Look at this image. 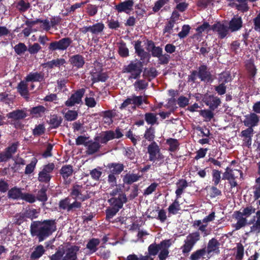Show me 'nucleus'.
I'll return each mask as SVG.
<instances>
[{
  "mask_svg": "<svg viewBox=\"0 0 260 260\" xmlns=\"http://www.w3.org/2000/svg\"><path fill=\"white\" fill-rule=\"evenodd\" d=\"M56 230V222L55 219L34 221L30 226L31 236L36 237L40 242L45 240Z\"/></svg>",
  "mask_w": 260,
  "mask_h": 260,
  "instance_id": "f257e3e1",
  "label": "nucleus"
},
{
  "mask_svg": "<svg viewBox=\"0 0 260 260\" xmlns=\"http://www.w3.org/2000/svg\"><path fill=\"white\" fill-rule=\"evenodd\" d=\"M171 245L172 242L170 239L162 240L159 244L152 243L148 246V254L140 255L139 260H154L152 256H155L157 254H158L159 260H166L169 256V249Z\"/></svg>",
  "mask_w": 260,
  "mask_h": 260,
  "instance_id": "f03ea898",
  "label": "nucleus"
},
{
  "mask_svg": "<svg viewBox=\"0 0 260 260\" xmlns=\"http://www.w3.org/2000/svg\"><path fill=\"white\" fill-rule=\"evenodd\" d=\"M147 153L149 154V160L155 163L156 166H160L164 163L165 156L161 152L159 146L155 141L148 146Z\"/></svg>",
  "mask_w": 260,
  "mask_h": 260,
  "instance_id": "7ed1b4c3",
  "label": "nucleus"
},
{
  "mask_svg": "<svg viewBox=\"0 0 260 260\" xmlns=\"http://www.w3.org/2000/svg\"><path fill=\"white\" fill-rule=\"evenodd\" d=\"M142 67L143 64L140 61H131L128 65L123 67L122 72L131 74L128 77L129 80L136 79L140 76L142 72Z\"/></svg>",
  "mask_w": 260,
  "mask_h": 260,
  "instance_id": "20e7f679",
  "label": "nucleus"
},
{
  "mask_svg": "<svg viewBox=\"0 0 260 260\" xmlns=\"http://www.w3.org/2000/svg\"><path fill=\"white\" fill-rule=\"evenodd\" d=\"M200 235L199 232H195L189 234L184 241L183 245L181 247L184 255H188L196 243L199 241Z\"/></svg>",
  "mask_w": 260,
  "mask_h": 260,
  "instance_id": "39448f33",
  "label": "nucleus"
},
{
  "mask_svg": "<svg viewBox=\"0 0 260 260\" xmlns=\"http://www.w3.org/2000/svg\"><path fill=\"white\" fill-rule=\"evenodd\" d=\"M58 207L59 209L66 210L68 212H73L80 210L82 207V204L77 200L71 203V199L67 197L59 201Z\"/></svg>",
  "mask_w": 260,
  "mask_h": 260,
  "instance_id": "423d86ee",
  "label": "nucleus"
},
{
  "mask_svg": "<svg viewBox=\"0 0 260 260\" xmlns=\"http://www.w3.org/2000/svg\"><path fill=\"white\" fill-rule=\"evenodd\" d=\"M123 136V134L119 128L116 129L115 132L112 131H107L97 136L94 140L98 141L102 144H106L109 141L114 138L119 139Z\"/></svg>",
  "mask_w": 260,
  "mask_h": 260,
  "instance_id": "0eeeda50",
  "label": "nucleus"
},
{
  "mask_svg": "<svg viewBox=\"0 0 260 260\" xmlns=\"http://www.w3.org/2000/svg\"><path fill=\"white\" fill-rule=\"evenodd\" d=\"M72 40L71 38H63L58 41L51 42L48 46L49 51L54 52L56 50H66L72 44Z\"/></svg>",
  "mask_w": 260,
  "mask_h": 260,
  "instance_id": "6e6552de",
  "label": "nucleus"
},
{
  "mask_svg": "<svg viewBox=\"0 0 260 260\" xmlns=\"http://www.w3.org/2000/svg\"><path fill=\"white\" fill-rule=\"evenodd\" d=\"M54 168L55 165L53 163H49L44 166L43 169L39 173L38 181L42 183H49L52 178L51 174Z\"/></svg>",
  "mask_w": 260,
  "mask_h": 260,
  "instance_id": "1a4fd4ad",
  "label": "nucleus"
},
{
  "mask_svg": "<svg viewBox=\"0 0 260 260\" xmlns=\"http://www.w3.org/2000/svg\"><path fill=\"white\" fill-rule=\"evenodd\" d=\"M74 170L73 166L65 165L62 166L59 170V174L63 179V182L66 185H69L71 182L70 177L73 174Z\"/></svg>",
  "mask_w": 260,
  "mask_h": 260,
  "instance_id": "9d476101",
  "label": "nucleus"
},
{
  "mask_svg": "<svg viewBox=\"0 0 260 260\" xmlns=\"http://www.w3.org/2000/svg\"><path fill=\"white\" fill-rule=\"evenodd\" d=\"M85 90L81 88L77 90L71 97L66 102L65 105L67 107H72L76 104H78L81 102L82 98L84 94Z\"/></svg>",
  "mask_w": 260,
  "mask_h": 260,
  "instance_id": "9b49d317",
  "label": "nucleus"
},
{
  "mask_svg": "<svg viewBox=\"0 0 260 260\" xmlns=\"http://www.w3.org/2000/svg\"><path fill=\"white\" fill-rule=\"evenodd\" d=\"M203 101L209 106L211 110L217 109L221 103L220 98L213 95H205L203 99Z\"/></svg>",
  "mask_w": 260,
  "mask_h": 260,
  "instance_id": "f8f14e48",
  "label": "nucleus"
},
{
  "mask_svg": "<svg viewBox=\"0 0 260 260\" xmlns=\"http://www.w3.org/2000/svg\"><path fill=\"white\" fill-rule=\"evenodd\" d=\"M127 201V199L125 193H119L118 197H112L108 200L112 207L119 210L122 208L123 204L126 203Z\"/></svg>",
  "mask_w": 260,
  "mask_h": 260,
  "instance_id": "ddd939ff",
  "label": "nucleus"
},
{
  "mask_svg": "<svg viewBox=\"0 0 260 260\" xmlns=\"http://www.w3.org/2000/svg\"><path fill=\"white\" fill-rule=\"evenodd\" d=\"M213 31L217 32L218 38L223 39L227 36L230 30L229 26L221 22H217L211 26Z\"/></svg>",
  "mask_w": 260,
  "mask_h": 260,
  "instance_id": "4468645a",
  "label": "nucleus"
},
{
  "mask_svg": "<svg viewBox=\"0 0 260 260\" xmlns=\"http://www.w3.org/2000/svg\"><path fill=\"white\" fill-rule=\"evenodd\" d=\"M80 250V247L76 245H71L63 250L64 256L61 260H77V253Z\"/></svg>",
  "mask_w": 260,
  "mask_h": 260,
  "instance_id": "2eb2a0df",
  "label": "nucleus"
},
{
  "mask_svg": "<svg viewBox=\"0 0 260 260\" xmlns=\"http://www.w3.org/2000/svg\"><path fill=\"white\" fill-rule=\"evenodd\" d=\"M83 191V187L82 185L74 184L71 189L70 195L77 200V199H80L82 202H83L88 198V196L86 195H83L82 192Z\"/></svg>",
  "mask_w": 260,
  "mask_h": 260,
  "instance_id": "dca6fc26",
  "label": "nucleus"
},
{
  "mask_svg": "<svg viewBox=\"0 0 260 260\" xmlns=\"http://www.w3.org/2000/svg\"><path fill=\"white\" fill-rule=\"evenodd\" d=\"M259 121V118L258 116L256 113L253 112L244 116L243 123L245 126L248 127L247 128L251 127L253 128V127L258 125Z\"/></svg>",
  "mask_w": 260,
  "mask_h": 260,
  "instance_id": "f3484780",
  "label": "nucleus"
},
{
  "mask_svg": "<svg viewBox=\"0 0 260 260\" xmlns=\"http://www.w3.org/2000/svg\"><path fill=\"white\" fill-rule=\"evenodd\" d=\"M18 145L19 143L18 142L13 143L6 148L5 151L0 153V155L4 162L8 161L12 157L13 155L17 151Z\"/></svg>",
  "mask_w": 260,
  "mask_h": 260,
  "instance_id": "a211bd4d",
  "label": "nucleus"
},
{
  "mask_svg": "<svg viewBox=\"0 0 260 260\" xmlns=\"http://www.w3.org/2000/svg\"><path fill=\"white\" fill-rule=\"evenodd\" d=\"M219 242L215 238L210 239L207 244V248H206V253L209 255H212L213 254L219 253Z\"/></svg>",
  "mask_w": 260,
  "mask_h": 260,
  "instance_id": "6ab92c4d",
  "label": "nucleus"
},
{
  "mask_svg": "<svg viewBox=\"0 0 260 260\" xmlns=\"http://www.w3.org/2000/svg\"><path fill=\"white\" fill-rule=\"evenodd\" d=\"M254 130L251 127L247 128L241 132L240 136L243 138V145L250 148L252 144V137Z\"/></svg>",
  "mask_w": 260,
  "mask_h": 260,
  "instance_id": "aec40b11",
  "label": "nucleus"
},
{
  "mask_svg": "<svg viewBox=\"0 0 260 260\" xmlns=\"http://www.w3.org/2000/svg\"><path fill=\"white\" fill-rule=\"evenodd\" d=\"M248 224H252L250 226L251 233L256 234L260 233V212L255 213V215L249 220Z\"/></svg>",
  "mask_w": 260,
  "mask_h": 260,
  "instance_id": "412c9836",
  "label": "nucleus"
},
{
  "mask_svg": "<svg viewBox=\"0 0 260 260\" xmlns=\"http://www.w3.org/2000/svg\"><path fill=\"white\" fill-rule=\"evenodd\" d=\"M134 4V3L133 0L125 1L116 5L115 9L119 13L125 12L126 14H129L133 9Z\"/></svg>",
  "mask_w": 260,
  "mask_h": 260,
  "instance_id": "4be33fe9",
  "label": "nucleus"
},
{
  "mask_svg": "<svg viewBox=\"0 0 260 260\" xmlns=\"http://www.w3.org/2000/svg\"><path fill=\"white\" fill-rule=\"evenodd\" d=\"M242 172L240 170H233L228 167L225 169V171L223 174L222 179L230 180L231 179H236L240 175L241 177L242 176Z\"/></svg>",
  "mask_w": 260,
  "mask_h": 260,
  "instance_id": "5701e85b",
  "label": "nucleus"
},
{
  "mask_svg": "<svg viewBox=\"0 0 260 260\" xmlns=\"http://www.w3.org/2000/svg\"><path fill=\"white\" fill-rule=\"evenodd\" d=\"M85 146L86 147V153L88 155H92L98 152L101 148L99 141L95 140L86 142Z\"/></svg>",
  "mask_w": 260,
  "mask_h": 260,
  "instance_id": "b1692460",
  "label": "nucleus"
},
{
  "mask_svg": "<svg viewBox=\"0 0 260 260\" xmlns=\"http://www.w3.org/2000/svg\"><path fill=\"white\" fill-rule=\"evenodd\" d=\"M234 216L237 220V223L233 225L236 230H238L248 224L247 219L241 215L240 211H235Z\"/></svg>",
  "mask_w": 260,
  "mask_h": 260,
  "instance_id": "393cba45",
  "label": "nucleus"
},
{
  "mask_svg": "<svg viewBox=\"0 0 260 260\" xmlns=\"http://www.w3.org/2000/svg\"><path fill=\"white\" fill-rule=\"evenodd\" d=\"M229 27L232 32L239 30L242 27V20L238 15L234 16L229 24Z\"/></svg>",
  "mask_w": 260,
  "mask_h": 260,
  "instance_id": "a878e982",
  "label": "nucleus"
},
{
  "mask_svg": "<svg viewBox=\"0 0 260 260\" xmlns=\"http://www.w3.org/2000/svg\"><path fill=\"white\" fill-rule=\"evenodd\" d=\"M142 42L140 40H137L135 42L134 47L135 52L137 55L140 57L141 60H145L149 57V54L146 52L141 45Z\"/></svg>",
  "mask_w": 260,
  "mask_h": 260,
  "instance_id": "bb28decb",
  "label": "nucleus"
},
{
  "mask_svg": "<svg viewBox=\"0 0 260 260\" xmlns=\"http://www.w3.org/2000/svg\"><path fill=\"white\" fill-rule=\"evenodd\" d=\"M198 76L202 81H208L210 79L211 74L207 66L203 64L199 67Z\"/></svg>",
  "mask_w": 260,
  "mask_h": 260,
  "instance_id": "cd10ccee",
  "label": "nucleus"
},
{
  "mask_svg": "<svg viewBox=\"0 0 260 260\" xmlns=\"http://www.w3.org/2000/svg\"><path fill=\"white\" fill-rule=\"evenodd\" d=\"M26 116L27 113L24 110H16L7 114L8 118L15 120L23 119Z\"/></svg>",
  "mask_w": 260,
  "mask_h": 260,
  "instance_id": "c85d7f7f",
  "label": "nucleus"
},
{
  "mask_svg": "<svg viewBox=\"0 0 260 260\" xmlns=\"http://www.w3.org/2000/svg\"><path fill=\"white\" fill-rule=\"evenodd\" d=\"M70 62L73 67L77 69L82 68L85 63L84 57L80 54L74 55L71 57Z\"/></svg>",
  "mask_w": 260,
  "mask_h": 260,
  "instance_id": "c756f323",
  "label": "nucleus"
},
{
  "mask_svg": "<svg viewBox=\"0 0 260 260\" xmlns=\"http://www.w3.org/2000/svg\"><path fill=\"white\" fill-rule=\"evenodd\" d=\"M25 79L28 82H41L44 80V74L42 72H31Z\"/></svg>",
  "mask_w": 260,
  "mask_h": 260,
  "instance_id": "7c9ffc66",
  "label": "nucleus"
},
{
  "mask_svg": "<svg viewBox=\"0 0 260 260\" xmlns=\"http://www.w3.org/2000/svg\"><path fill=\"white\" fill-rule=\"evenodd\" d=\"M45 251L46 250L43 245H37L34 247V250L31 253L30 257L32 260L38 259L45 253Z\"/></svg>",
  "mask_w": 260,
  "mask_h": 260,
  "instance_id": "2f4dec72",
  "label": "nucleus"
},
{
  "mask_svg": "<svg viewBox=\"0 0 260 260\" xmlns=\"http://www.w3.org/2000/svg\"><path fill=\"white\" fill-rule=\"evenodd\" d=\"M107 167L110 169V173L115 175L120 174L124 167L122 164L120 163H111Z\"/></svg>",
  "mask_w": 260,
  "mask_h": 260,
  "instance_id": "473e14b6",
  "label": "nucleus"
},
{
  "mask_svg": "<svg viewBox=\"0 0 260 260\" xmlns=\"http://www.w3.org/2000/svg\"><path fill=\"white\" fill-rule=\"evenodd\" d=\"M28 81L25 80L21 81L18 85L17 90L21 95L25 98H28Z\"/></svg>",
  "mask_w": 260,
  "mask_h": 260,
  "instance_id": "72a5a7b5",
  "label": "nucleus"
},
{
  "mask_svg": "<svg viewBox=\"0 0 260 260\" xmlns=\"http://www.w3.org/2000/svg\"><path fill=\"white\" fill-rule=\"evenodd\" d=\"M176 185L177 188L175 191V193L177 199H179L183 192L184 190L188 186V183L186 180L181 179L178 180Z\"/></svg>",
  "mask_w": 260,
  "mask_h": 260,
  "instance_id": "f704fd0d",
  "label": "nucleus"
},
{
  "mask_svg": "<svg viewBox=\"0 0 260 260\" xmlns=\"http://www.w3.org/2000/svg\"><path fill=\"white\" fill-rule=\"evenodd\" d=\"M206 252V248L198 249L191 254L189 258L190 260H203Z\"/></svg>",
  "mask_w": 260,
  "mask_h": 260,
  "instance_id": "c9c22d12",
  "label": "nucleus"
},
{
  "mask_svg": "<svg viewBox=\"0 0 260 260\" xmlns=\"http://www.w3.org/2000/svg\"><path fill=\"white\" fill-rule=\"evenodd\" d=\"M100 243V240L97 238H92L89 240L86 244V248L88 249L90 253L96 252L98 250V246Z\"/></svg>",
  "mask_w": 260,
  "mask_h": 260,
  "instance_id": "e433bc0d",
  "label": "nucleus"
},
{
  "mask_svg": "<svg viewBox=\"0 0 260 260\" xmlns=\"http://www.w3.org/2000/svg\"><path fill=\"white\" fill-rule=\"evenodd\" d=\"M22 194L21 188L14 187L8 190V197L13 199H21Z\"/></svg>",
  "mask_w": 260,
  "mask_h": 260,
  "instance_id": "4c0bfd02",
  "label": "nucleus"
},
{
  "mask_svg": "<svg viewBox=\"0 0 260 260\" xmlns=\"http://www.w3.org/2000/svg\"><path fill=\"white\" fill-rule=\"evenodd\" d=\"M147 44L151 48V55L153 57L158 58L162 54V49L159 46H155L153 41H148Z\"/></svg>",
  "mask_w": 260,
  "mask_h": 260,
  "instance_id": "58836bf2",
  "label": "nucleus"
},
{
  "mask_svg": "<svg viewBox=\"0 0 260 260\" xmlns=\"http://www.w3.org/2000/svg\"><path fill=\"white\" fill-rule=\"evenodd\" d=\"M141 178V176L136 174H126L123 178V181L126 184H132L137 182Z\"/></svg>",
  "mask_w": 260,
  "mask_h": 260,
  "instance_id": "ea45409f",
  "label": "nucleus"
},
{
  "mask_svg": "<svg viewBox=\"0 0 260 260\" xmlns=\"http://www.w3.org/2000/svg\"><path fill=\"white\" fill-rule=\"evenodd\" d=\"M146 122L148 124L153 125L154 124H158V118L157 115L154 113L148 112L146 113L144 115Z\"/></svg>",
  "mask_w": 260,
  "mask_h": 260,
  "instance_id": "a19ab883",
  "label": "nucleus"
},
{
  "mask_svg": "<svg viewBox=\"0 0 260 260\" xmlns=\"http://www.w3.org/2000/svg\"><path fill=\"white\" fill-rule=\"evenodd\" d=\"M108 78V76L106 73H92L91 74V80L93 83L99 81L105 82L107 80Z\"/></svg>",
  "mask_w": 260,
  "mask_h": 260,
  "instance_id": "79ce46f5",
  "label": "nucleus"
},
{
  "mask_svg": "<svg viewBox=\"0 0 260 260\" xmlns=\"http://www.w3.org/2000/svg\"><path fill=\"white\" fill-rule=\"evenodd\" d=\"M166 144L169 146L168 150L171 152L177 151L179 149L180 145L178 140L173 138L167 139Z\"/></svg>",
  "mask_w": 260,
  "mask_h": 260,
  "instance_id": "37998d69",
  "label": "nucleus"
},
{
  "mask_svg": "<svg viewBox=\"0 0 260 260\" xmlns=\"http://www.w3.org/2000/svg\"><path fill=\"white\" fill-rule=\"evenodd\" d=\"M46 111V108L43 106L40 105L32 108L30 110V113L36 117H41Z\"/></svg>",
  "mask_w": 260,
  "mask_h": 260,
  "instance_id": "c03bdc74",
  "label": "nucleus"
},
{
  "mask_svg": "<svg viewBox=\"0 0 260 260\" xmlns=\"http://www.w3.org/2000/svg\"><path fill=\"white\" fill-rule=\"evenodd\" d=\"M66 61L64 58H57L56 59H53L51 61H48L46 63L47 67L50 69H52L54 67L59 68L61 66L63 65L66 63Z\"/></svg>",
  "mask_w": 260,
  "mask_h": 260,
  "instance_id": "a18cd8bd",
  "label": "nucleus"
},
{
  "mask_svg": "<svg viewBox=\"0 0 260 260\" xmlns=\"http://www.w3.org/2000/svg\"><path fill=\"white\" fill-rule=\"evenodd\" d=\"M118 53L122 57H126L129 55V50L126 44L122 41L118 43Z\"/></svg>",
  "mask_w": 260,
  "mask_h": 260,
  "instance_id": "49530a36",
  "label": "nucleus"
},
{
  "mask_svg": "<svg viewBox=\"0 0 260 260\" xmlns=\"http://www.w3.org/2000/svg\"><path fill=\"white\" fill-rule=\"evenodd\" d=\"M157 76V71L154 68H145L144 70L143 76L148 78L149 81L155 78Z\"/></svg>",
  "mask_w": 260,
  "mask_h": 260,
  "instance_id": "de8ad7c7",
  "label": "nucleus"
},
{
  "mask_svg": "<svg viewBox=\"0 0 260 260\" xmlns=\"http://www.w3.org/2000/svg\"><path fill=\"white\" fill-rule=\"evenodd\" d=\"M246 68L248 72L250 79L254 81L255 76L256 74V69L252 62L248 61L246 64Z\"/></svg>",
  "mask_w": 260,
  "mask_h": 260,
  "instance_id": "09e8293b",
  "label": "nucleus"
},
{
  "mask_svg": "<svg viewBox=\"0 0 260 260\" xmlns=\"http://www.w3.org/2000/svg\"><path fill=\"white\" fill-rule=\"evenodd\" d=\"M62 119L61 116L57 115H53L50 116L49 124L52 128H56L59 126L61 123Z\"/></svg>",
  "mask_w": 260,
  "mask_h": 260,
  "instance_id": "8fccbe9b",
  "label": "nucleus"
},
{
  "mask_svg": "<svg viewBox=\"0 0 260 260\" xmlns=\"http://www.w3.org/2000/svg\"><path fill=\"white\" fill-rule=\"evenodd\" d=\"M233 7L236 8V9L243 13L247 12L249 7H248L247 2H238V3H233L230 4Z\"/></svg>",
  "mask_w": 260,
  "mask_h": 260,
  "instance_id": "3c124183",
  "label": "nucleus"
},
{
  "mask_svg": "<svg viewBox=\"0 0 260 260\" xmlns=\"http://www.w3.org/2000/svg\"><path fill=\"white\" fill-rule=\"evenodd\" d=\"M90 32L94 35H98L103 32L105 25L102 22L95 23L90 26Z\"/></svg>",
  "mask_w": 260,
  "mask_h": 260,
  "instance_id": "603ef678",
  "label": "nucleus"
},
{
  "mask_svg": "<svg viewBox=\"0 0 260 260\" xmlns=\"http://www.w3.org/2000/svg\"><path fill=\"white\" fill-rule=\"evenodd\" d=\"M178 199L177 198L168 208V212L170 214L174 215L176 214L178 211L180 210V204Z\"/></svg>",
  "mask_w": 260,
  "mask_h": 260,
  "instance_id": "864d4df0",
  "label": "nucleus"
},
{
  "mask_svg": "<svg viewBox=\"0 0 260 260\" xmlns=\"http://www.w3.org/2000/svg\"><path fill=\"white\" fill-rule=\"evenodd\" d=\"M256 209L251 205H248L246 207L244 208L242 211H240L241 215L243 217H249L251 214L255 213Z\"/></svg>",
  "mask_w": 260,
  "mask_h": 260,
  "instance_id": "5fc2aeb1",
  "label": "nucleus"
},
{
  "mask_svg": "<svg viewBox=\"0 0 260 260\" xmlns=\"http://www.w3.org/2000/svg\"><path fill=\"white\" fill-rule=\"evenodd\" d=\"M144 137L148 141H152L155 138V129L154 128L150 126L145 131Z\"/></svg>",
  "mask_w": 260,
  "mask_h": 260,
  "instance_id": "6e6d98bb",
  "label": "nucleus"
},
{
  "mask_svg": "<svg viewBox=\"0 0 260 260\" xmlns=\"http://www.w3.org/2000/svg\"><path fill=\"white\" fill-rule=\"evenodd\" d=\"M175 22L173 20H169L166 24L163 29V34H168L166 36L170 37V35L172 33L173 28L174 26Z\"/></svg>",
  "mask_w": 260,
  "mask_h": 260,
  "instance_id": "4d7b16f0",
  "label": "nucleus"
},
{
  "mask_svg": "<svg viewBox=\"0 0 260 260\" xmlns=\"http://www.w3.org/2000/svg\"><path fill=\"white\" fill-rule=\"evenodd\" d=\"M148 85V83L144 80H138L134 84L136 90L145 89L147 88Z\"/></svg>",
  "mask_w": 260,
  "mask_h": 260,
  "instance_id": "13d9d810",
  "label": "nucleus"
},
{
  "mask_svg": "<svg viewBox=\"0 0 260 260\" xmlns=\"http://www.w3.org/2000/svg\"><path fill=\"white\" fill-rule=\"evenodd\" d=\"M14 49L15 53L19 55L24 54L27 50L26 46L23 43H19L16 45Z\"/></svg>",
  "mask_w": 260,
  "mask_h": 260,
  "instance_id": "bf43d9fd",
  "label": "nucleus"
},
{
  "mask_svg": "<svg viewBox=\"0 0 260 260\" xmlns=\"http://www.w3.org/2000/svg\"><path fill=\"white\" fill-rule=\"evenodd\" d=\"M46 191V188H42L38 191L36 198L39 201L45 202L48 200Z\"/></svg>",
  "mask_w": 260,
  "mask_h": 260,
  "instance_id": "052dcab7",
  "label": "nucleus"
},
{
  "mask_svg": "<svg viewBox=\"0 0 260 260\" xmlns=\"http://www.w3.org/2000/svg\"><path fill=\"white\" fill-rule=\"evenodd\" d=\"M170 0H158L155 2L154 6L152 8V11L154 13L158 12L161 8L166 4H168Z\"/></svg>",
  "mask_w": 260,
  "mask_h": 260,
  "instance_id": "680f3d73",
  "label": "nucleus"
},
{
  "mask_svg": "<svg viewBox=\"0 0 260 260\" xmlns=\"http://www.w3.org/2000/svg\"><path fill=\"white\" fill-rule=\"evenodd\" d=\"M30 7V4L29 3L25 2L23 0H20L17 4L16 8L20 12H25Z\"/></svg>",
  "mask_w": 260,
  "mask_h": 260,
  "instance_id": "e2e57ef3",
  "label": "nucleus"
},
{
  "mask_svg": "<svg viewBox=\"0 0 260 260\" xmlns=\"http://www.w3.org/2000/svg\"><path fill=\"white\" fill-rule=\"evenodd\" d=\"M200 114L205 118L206 121H209L214 117L213 113L209 110H202L200 111Z\"/></svg>",
  "mask_w": 260,
  "mask_h": 260,
  "instance_id": "0e129e2a",
  "label": "nucleus"
},
{
  "mask_svg": "<svg viewBox=\"0 0 260 260\" xmlns=\"http://www.w3.org/2000/svg\"><path fill=\"white\" fill-rule=\"evenodd\" d=\"M78 117V112L74 110H69L64 115V118L67 121H74Z\"/></svg>",
  "mask_w": 260,
  "mask_h": 260,
  "instance_id": "69168bd1",
  "label": "nucleus"
},
{
  "mask_svg": "<svg viewBox=\"0 0 260 260\" xmlns=\"http://www.w3.org/2000/svg\"><path fill=\"white\" fill-rule=\"evenodd\" d=\"M38 212H37L36 209H34L32 210H26L23 214V216H22V218L24 217H26L32 219L38 217Z\"/></svg>",
  "mask_w": 260,
  "mask_h": 260,
  "instance_id": "338daca9",
  "label": "nucleus"
},
{
  "mask_svg": "<svg viewBox=\"0 0 260 260\" xmlns=\"http://www.w3.org/2000/svg\"><path fill=\"white\" fill-rule=\"evenodd\" d=\"M219 82L223 83L224 84L231 81V76L228 72H222L219 75Z\"/></svg>",
  "mask_w": 260,
  "mask_h": 260,
  "instance_id": "774afa93",
  "label": "nucleus"
}]
</instances>
